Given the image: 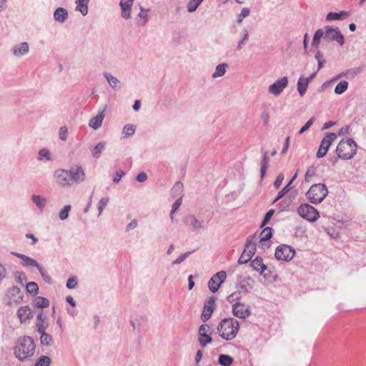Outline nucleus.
<instances>
[{
  "instance_id": "aec40b11",
  "label": "nucleus",
  "mask_w": 366,
  "mask_h": 366,
  "mask_svg": "<svg viewBox=\"0 0 366 366\" xmlns=\"http://www.w3.org/2000/svg\"><path fill=\"white\" fill-rule=\"evenodd\" d=\"M273 229L270 227H265L260 233L259 247L262 249L269 248L270 243L268 242L272 237Z\"/></svg>"
},
{
  "instance_id": "412c9836",
  "label": "nucleus",
  "mask_w": 366,
  "mask_h": 366,
  "mask_svg": "<svg viewBox=\"0 0 366 366\" xmlns=\"http://www.w3.org/2000/svg\"><path fill=\"white\" fill-rule=\"evenodd\" d=\"M11 254L22 260L21 265L24 267H33L38 269L40 266V264L34 259L29 256L16 252H11Z\"/></svg>"
},
{
  "instance_id": "ddd939ff",
  "label": "nucleus",
  "mask_w": 366,
  "mask_h": 366,
  "mask_svg": "<svg viewBox=\"0 0 366 366\" xmlns=\"http://www.w3.org/2000/svg\"><path fill=\"white\" fill-rule=\"evenodd\" d=\"M226 277L227 273L224 271H220L214 274L208 282L209 290L213 293L217 292Z\"/></svg>"
},
{
  "instance_id": "9d476101",
  "label": "nucleus",
  "mask_w": 366,
  "mask_h": 366,
  "mask_svg": "<svg viewBox=\"0 0 366 366\" xmlns=\"http://www.w3.org/2000/svg\"><path fill=\"white\" fill-rule=\"evenodd\" d=\"M211 334L212 328L209 325L204 324L199 326L198 330V342L202 348L212 342Z\"/></svg>"
},
{
  "instance_id": "7c9ffc66",
  "label": "nucleus",
  "mask_w": 366,
  "mask_h": 366,
  "mask_svg": "<svg viewBox=\"0 0 366 366\" xmlns=\"http://www.w3.org/2000/svg\"><path fill=\"white\" fill-rule=\"evenodd\" d=\"M269 162V158L268 156V152H264L263 154H262V159L261 161V168H260L261 179H264L266 175V171L267 169Z\"/></svg>"
},
{
  "instance_id": "f704fd0d",
  "label": "nucleus",
  "mask_w": 366,
  "mask_h": 366,
  "mask_svg": "<svg viewBox=\"0 0 366 366\" xmlns=\"http://www.w3.org/2000/svg\"><path fill=\"white\" fill-rule=\"evenodd\" d=\"M228 64L227 63L218 64L215 68L214 72L212 74V77L215 79L224 76Z\"/></svg>"
},
{
  "instance_id": "f03ea898",
  "label": "nucleus",
  "mask_w": 366,
  "mask_h": 366,
  "mask_svg": "<svg viewBox=\"0 0 366 366\" xmlns=\"http://www.w3.org/2000/svg\"><path fill=\"white\" fill-rule=\"evenodd\" d=\"M219 335L224 340H234L239 330V322L233 318H224L218 324L217 327Z\"/></svg>"
},
{
  "instance_id": "69168bd1",
  "label": "nucleus",
  "mask_w": 366,
  "mask_h": 366,
  "mask_svg": "<svg viewBox=\"0 0 366 366\" xmlns=\"http://www.w3.org/2000/svg\"><path fill=\"white\" fill-rule=\"evenodd\" d=\"M68 129L66 127H61L59 129V138L62 141H66L67 139Z\"/></svg>"
},
{
  "instance_id": "f257e3e1",
  "label": "nucleus",
  "mask_w": 366,
  "mask_h": 366,
  "mask_svg": "<svg viewBox=\"0 0 366 366\" xmlns=\"http://www.w3.org/2000/svg\"><path fill=\"white\" fill-rule=\"evenodd\" d=\"M36 345L34 340L29 336H23L17 339L14 353L20 361H25L31 358L35 352Z\"/></svg>"
},
{
  "instance_id": "9b49d317",
  "label": "nucleus",
  "mask_w": 366,
  "mask_h": 366,
  "mask_svg": "<svg viewBox=\"0 0 366 366\" xmlns=\"http://www.w3.org/2000/svg\"><path fill=\"white\" fill-rule=\"evenodd\" d=\"M336 138L337 134L335 133H327L321 141L316 157L319 159L324 157L327 154L330 147Z\"/></svg>"
},
{
  "instance_id": "b1692460",
  "label": "nucleus",
  "mask_w": 366,
  "mask_h": 366,
  "mask_svg": "<svg viewBox=\"0 0 366 366\" xmlns=\"http://www.w3.org/2000/svg\"><path fill=\"white\" fill-rule=\"evenodd\" d=\"M16 315L21 323H24L33 317V312L29 306L19 307Z\"/></svg>"
},
{
  "instance_id": "2eb2a0df",
  "label": "nucleus",
  "mask_w": 366,
  "mask_h": 366,
  "mask_svg": "<svg viewBox=\"0 0 366 366\" xmlns=\"http://www.w3.org/2000/svg\"><path fill=\"white\" fill-rule=\"evenodd\" d=\"M287 85L288 79L287 76H283L271 84L268 88V92L274 96H278L283 92Z\"/></svg>"
},
{
  "instance_id": "e2e57ef3",
  "label": "nucleus",
  "mask_w": 366,
  "mask_h": 366,
  "mask_svg": "<svg viewBox=\"0 0 366 366\" xmlns=\"http://www.w3.org/2000/svg\"><path fill=\"white\" fill-rule=\"evenodd\" d=\"M362 69L360 67L353 68L352 69L347 70L345 73H342V76L350 75L351 77L355 76L357 74L361 72Z\"/></svg>"
},
{
  "instance_id": "c85d7f7f",
  "label": "nucleus",
  "mask_w": 366,
  "mask_h": 366,
  "mask_svg": "<svg viewBox=\"0 0 366 366\" xmlns=\"http://www.w3.org/2000/svg\"><path fill=\"white\" fill-rule=\"evenodd\" d=\"M308 80H305L303 76H301L297 81V92L301 97H303L308 87Z\"/></svg>"
},
{
  "instance_id": "f8f14e48",
  "label": "nucleus",
  "mask_w": 366,
  "mask_h": 366,
  "mask_svg": "<svg viewBox=\"0 0 366 366\" xmlns=\"http://www.w3.org/2000/svg\"><path fill=\"white\" fill-rule=\"evenodd\" d=\"M325 29L324 39L329 41H336L340 46L345 44L344 36L340 33L337 27L332 28V26H327Z\"/></svg>"
},
{
  "instance_id": "37998d69",
  "label": "nucleus",
  "mask_w": 366,
  "mask_h": 366,
  "mask_svg": "<svg viewBox=\"0 0 366 366\" xmlns=\"http://www.w3.org/2000/svg\"><path fill=\"white\" fill-rule=\"evenodd\" d=\"M26 289L28 293L36 295L39 292V286L35 282H29L26 285Z\"/></svg>"
},
{
  "instance_id": "a211bd4d",
  "label": "nucleus",
  "mask_w": 366,
  "mask_h": 366,
  "mask_svg": "<svg viewBox=\"0 0 366 366\" xmlns=\"http://www.w3.org/2000/svg\"><path fill=\"white\" fill-rule=\"evenodd\" d=\"M183 222L186 225H190L193 231H199L205 228L203 221L198 219L194 215H188L183 219Z\"/></svg>"
},
{
  "instance_id": "de8ad7c7",
  "label": "nucleus",
  "mask_w": 366,
  "mask_h": 366,
  "mask_svg": "<svg viewBox=\"0 0 366 366\" xmlns=\"http://www.w3.org/2000/svg\"><path fill=\"white\" fill-rule=\"evenodd\" d=\"M39 160L46 159V161L51 160V153L47 149H41L39 151Z\"/></svg>"
},
{
  "instance_id": "6ab92c4d",
  "label": "nucleus",
  "mask_w": 366,
  "mask_h": 366,
  "mask_svg": "<svg viewBox=\"0 0 366 366\" xmlns=\"http://www.w3.org/2000/svg\"><path fill=\"white\" fill-rule=\"evenodd\" d=\"M238 283L241 289L240 292L249 293L253 289L255 282L251 277H242L239 276L238 277Z\"/></svg>"
},
{
  "instance_id": "393cba45",
  "label": "nucleus",
  "mask_w": 366,
  "mask_h": 366,
  "mask_svg": "<svg viewBox=\"0 0 366 366\" xmlns=\"http://www.w3.org/2000/svg\"><path fill=\"white\" fill-rule=\"evenodd\" d=\"M36 326L37 332L45 331L49 327L47 316L44 314L43 311L39 312L37 315Z\"/></svg>"
},
{
  "instance_id": "c756f323",
  "label": "nucleus",
  "mask_w": 366,
  "mask_h": 366,
  "mask_svg": "<svg viewBox=\"0 0 366 366\" xmlns=\"http://www.w3.org/2000/svg\"><path fill=\"white\" fill-rule=\"evenodd\" d=\"M29 44L27 42H23L16 46L13 49V53L16 56H21L29 52Z\"/></svg>"
},
{
  "instance_id": "8fccbe9b",
  "label": "nucleus",
  "mask_w": 366,
  "mask_h": 366,
  "mask_svg": "<svg viewBox=\"0 0 366 366\" xmlns=\"http://www.w3.org/2000/svg\"><path fill=\"white\" fill-rule=\"evenodd\" d=\"M71 205H66L63 207V209L59 212V217L61 220H65L68 218L69 212L71 211Z\"/></svg>"
},
{
  "instance_id": "774afa93",
  "label": "nucleus",
  "mask_w": 366,
  "mask_h": 366,
  "mask_svg": "<svg viewBox=\"0 0 366 366\" xmlns=\"http://www.w3.org/2000/svg\"><path fill=\"white\" fill-rule=\"evenodd\" d=\"M314 121H315L314 118H311L310 119H309L306 122V124L300 129V130L299 131V134H301L304 133L305 132H306L307 129H309V128L314 123Z\"/></svg>"
},
{
  "instance_id": "a18cd8bd",
  "label": "nucleus",
  "mask_w": 366,
  "mask_h": 366,
  "mask_svg": "<svg viewBox=\"0 0 366 366\" xmlns=\"http://www.w3.org/2000/svg\"><path fill=\"white\" fill-rule=\"evenodd\" d=\"M203 1L204 0H190L187 4V11L190 13L195 11Z\"/></svg>"
},
{
  "instance_id": "bf43d9fd",
  "label": "nucleus",
  "mask_w": 366,
  "mask_h": 366,
  "mask_svg": "<svg viewBox=\"0 0 366 366\" xmlns=\"http://www.w3.org/2000/svg\"><path fill=\"white\" fill-rule=\"evenodd\" d=\"M260 119L263 122L264 125H267L269 121V113L266 108H264L260 115Z\"/></svg>"
},
{
  "instance_id": "72a5a7b5",
  "label": "nucleus",
  "mask_w": 366,
  "mask_h": 366,
  "mask_svg": "<svg viewBox=\"0 0 366 366\" xmlns=\"http://www.w3.org/2000/svg\"><path fill=\"white\" fill-rule=\"evenodd\" d=\"M41 334L40 342L44 346H51L53 342V337L51 335L46 333L45 331L38 332Z\"/></svg>"
},
{
  "instance_id": "6e6552de",
  "label": "nucleus",
  "mask_w": 366,
  "mask_h": 366,
  "mask_svg": "<svg viewBox=\"0 0 366 366\" xmlns=\"http://www.w3.org/2000/svg\"><path fill=\"white\" fill-rule=\"evenodd\" d=\"M254 236H250L246 241L245 247L241 254L238 263L239 264L248 262L256 252V244L252 242Z\"/></svg>"
},
{
  "instance_id": "20e7f679",
  "label": "nucleus",
  "mask_w": 366,
  "mask_h": 366,
  "mask_svg": "<svg viewBox=\"0 0 366 366\" xmlns=\"http://www.w3.org/2000/svg\"><path fill=\"white\" fill-rule=\"evenodd\" d=\"M357 145L352 138L342 139L337 146L336 154L343 160L352 159L357 154Z\"/></svg>"
},
{
  "instance_id": "6e6d98bb",
  "label": "nucleus",
  "mask_w": 366,
  "mask_h": 366,
  "mask_svg": "<svg viewBox=\"0 0 366 366\" xmlns=\"http://www.w3.org/2000/svg\"><path fill=\"white\" fill-rule=\"evenodd\" d=\"M250 10L247 7H244L242 9L240 14L237 16V22L241 24L243 19L249 15Z\"/></svg>"
},
{
  "instance_id": "f3484780",
  "label": "nucleus",
  "mask_w": 366,
  "mask_h": 366,
  "mask_svg": "<svg viewBox=\"0 0 366 366\" xmlns=\"http://www.w3.org/2000/svg\"><path fill=\"white\" fill-rule=\"evenodd\" d=\"M69 179L74 183L79 184L85 179V172L81 166L68 170Z\"/></svg>"
},
{
  "instance_id": "423d86ee",
  "label": "nucleus",
  "mask_w": 366,
  "mask_h": 366,
  "mask_svg": "<svg viewBox=\"0 0 366 366\" xmlns=\"http://www.w3.org/2000/svg\"><path fill=\"white\" fill-rule=\"evenodd\" d=\"M4 301L9 306L20 304L23 301V295L20 288L16 286L8 288L5 292Z\"/></svg>"
},
{
  "instance_id": "4be33fe9",
  "label": "nucleus",
  "mask_w": 366,
  "mask_h": 366,
  "mask_svg": "<svg viewBox=\"0 0 366 366\" xmlns=\"http://www.w3.org/2000/svg\"><path fill=\"white\" fill-rule=\"evenodd\" d=\"M251 267L254 270L259 272V274L263 275L264 277L267 278L269 277L268 273L264 272L267 269V267L263 263V259L261 257H256L252 261Z\"/></svg>"
},
{
  "instance_id": "4468645a",
  "label": "nucleus",
  "mask_w": 366,
  "mask_h": 366,
  "mask_svg": "<svg viewBox=\"0 0 366 366\" xmlns=\"http://www.w3.org/2000/svg\"><path fill=\"white\" fill-rule=\"evenodd\" d=\"M56 182L61 187H70L69 174L68 169H58L54 172Z\"/></svg>"
},
{
  "instance_id": "58836bf2",
  "label": "nucleus",
  "mask_w": 366,
  "mask_h": 366,
  "mask_svg": "<svg viewBox=\"0 0 366 366\" xmlns=\"http://www.w3.org/2000/svg\"><path fill=\"white\" fill-rule=\"evenodd\" d=\"M34 306L37 308H45L49 306V300L44 297H36L34 300Z\"/></svg>"
},
{
  "instance_id": "ea45409f",
  "label": "nucleus",
  "mask_w": 366,
  "mask_h": 366,
  "mask_svg": "<svg viewBox=\"0 0 366 366\" xmlns=\"http://www.w3.org/2000/svg\"><path fill=\"white\" fill-rule=\"evenodd\" d=\"M141 9V12L138 14V16L140 18V19L138 21L137 24L139 26H144L146 25L148 19H149V15L147 14V12L149 11V9H144L142 7Z\"/></svg>"
},
{
  "instance_id": "c03bdc74",
  "label": "nucleus",
  "mask_w": 366,
  "mask_h": 366,
  "mask_svg": "<svg viewBox=\"0 0 366 366\" xmlns=\"http://www.w3.org/2000/svg\"><path fill=\"white\" fill-rule=\"evenodd\" d=\"M347 87L348 82L346 81H342L335 86V93L337 94H342L347 89Z\"/></svg>"
},
{
  "instance_id": "0eeeda50",
  "label": "nucleus",
  "mask_w": 366,
  "mask_h": 366,
  "mask_svg": "<svg viewBox=\"0 0 366 366\" xmlns=\"http://www.w3.org/2000/svg\"><path fill=\"white\" fill-rule=\"evenodd\" d=\"M297 213L303 219L311 222H315L319 217V212L312 205L308 204H301L297 209Z\"/></svg>"
},
{
  "instance_id": "680f3d73",
  "label": "nucleus",
  "mask_w": 366,
  "mask_h": 366,
  "mask_svg": "<svg viewBox=\"0 0 366 366\" xmlns=\"http://www.w3.org/2000/svg\"><path fill=\"white\" fill-rule=\"evenodd\" d=\"M362 69L360 67L353 68L352 69L347 70L345 73H342V76L350 75L351 77L355 76L357 74L361 72Z\"/></svg>"
},
{
  "instance_id": "864d4df0",
  "label": "nucleus",
  "mask_w": 366,
  "mask_h": 366,
  "mask_svg": "<svg viewBox=\"0 0 366 366\" xmlns=\"http://www.w3.org/2000/svg\"><path fill=\"white\" fill-rule=\"evenodd\" d=\"M37 269L39 272L44 282H46L47 284H51V277L46 273L44 268L41 265H40Z\"/></svg>"
},
{
  "instance_id": "79ce46f5",
  "label": "nucleus",
  "mask_w": 366,
  "mask_h": 366,
  "mask_svg": "<svg viewBox=\"0 0 366 366\" xmlns=\"http://www.w3.org/2000/svg\"><path fill=\"white\" fill-rule=\"evenodd\" d=\"M51 362V358L49 356L41 355L36 360L34 366H49Z\"/></svg>"
},
{
  "instance_id": "5701e85b",
  "label": "nucleus",
  "mask_w": 366,
  "mask_h": 366,
  "mask_svg": "<svg viewBox=\"0 0 366 366\" xmlns=\"http://www.w3.org/2000/svg\"><path fill=\"white\" fill-rule=\"evenodd\" d=\"M134 0H121L119 6L121 8V15L124 19L131 18V11Z\"/></svg>"
},
{
  "instance_id": "a878e982",
  "label": "nucleus",
  "mask_w": 366,
  "mask_h": 366,
  "mask_svg": "<svg viewBox=\"0 0 366 366\" xmlns=\"http://www.w3.org/2000/svg\"><path fill=\"white\" fill-rule=\"evenodd\" d=\"M105 109H106V107L101 112H99L96 117H94L92 119H90V120L89 122V126L91 128H92L94 129H97L102 127V122H103V120H104V118L105 116V114H104Z\"/></svg>"
},
{
  "instance_id": "2f4dec72",
  "label": "nucleus",
  "mask_w": 366,
  "mask_h": 366,
  "mask_svg": "<svg viewBox=\"0 0 366 366\" xmlns=\"http://www.w3.org/2000/svg\"><path fill=\"white\" fill-rule=\"evenodd\" d=\"M89 0H76V10L81 12L83 16H86L88 13V4Z\"/></svg>"
},
{
  "instance_id": "dca6fc26",
  "label": "nucleus",
  "mask_w": 366,
  "mask_h": 366,
  "mask_svg": "<svg viewBox=\"0 0 366 366\" xmlns=\"http://www.w3.org/2000/svg\"><path fill=\"white\" fill-rule=\"evenodd\" d=\"M215 302L216 297L214 296H212L204 302L201 315V319L204 322L211 318L212 314L214 310Z\"/></svg>"
},
{
  "instance_id": "603ef678",
  "label": "nucleus",
  "mask_w": 366,
  "mask_h": 366,
  "mask_svg": "<svg viewBox=\"0 0 366 366\" xmlns=\"http://www.w3.org/2000/svg\"><path fill=\"white\" fill-rule=\"evenodd\" d=\"M37 269L39 272L44 282H46L47 284H51V277L46 273L44 268L41 265H40Z\"/></svg>"
},
{
  "instance_id": "bb28decb",
  "label": "nucleus",
  "mask_w": 366,
  "mask_h": 366,
  "mask_svg": "<svg viewBox=\"0 0 366 366\" xmlns=\"http://www.w3.org/2000/svg\"><path fill=\"white\" fill-rule=\"evenodd\" d=\"M68 16L67 10L63 7H58L54 12V19L59 23L65 22Z\"/></svg>"
},
{
  "instance_id": "09e8293b",
  "label": "nucleus",
  "mask_w": 366,
  "mask_h": 366,
  "mask_svg": "<svg viewBox=\"0 0 366 366\" xmlns=\"http://www.w3.org/2000/svg\"><path fill=\"white\" fill-rule=\"evenodd\" d=\"M14 278L16 282L21 285H24V282L26 281V277L24 272L17 271L14 273Z\"/></svg>"
},
{
  "instance_id": "a19ab883",
  "label": "nucleus",
  "mask_w": 366,
  "mask_h": 366,
  "mask_svg": "<svg viewBox=\"0 0 366 366\" xmlns=\"http://www.w3.org/2000/svg\"><path fill=\"white\" fill-rule=\"evenodd\" d=\"M324 34L325 32L322 29H319L315 31L312 41V46L318 47L320 39L325 36Z\"/></svg>"
},
{
  "instance_id": "e433bc0d",
  "label": "nucleus",
  "mask_w": 366,
  "mask_h": 366,
  "mask_svg": "<svg viewBox=\"0 0 366 366\" xmlns=\"http://www.w3.org/2000/svg\"><path fill=\"white\" fill-rule=\"evenodd\" d=\"M348 15V12L345 11H342L339 13L336 12H329L326 16V20L327 21H334V20H339L342 19L343 16H346Z\"/></svg>"
},
{
  "instance_id": "0e129e2a",
  "label": "nucleus",
  "mask_w": 366,
  "mask_h": 366,
  "mask_svg": "<svg viewBox=\"0 0 366 366\" xmlns=\"http://www.w3.org/2000/svg\"><path fill=\"white\" fill-rule=\"evenodd\" d=\"M77 285V280L76 277H70L66 282V287L68 289H74Z\"/></svg>"
},
{
  "instance_id": "4c0bfd02",
  "label": "nucleus",
  "mask_w": 366,
  "mask_h": 366,
  "mask_svg": "<svg viewBox=\"0 0 366 366\" xmlns=\"http://www.w3.org/2000/svg\"><path fill=\"white\" fill-rule=\"evenodd\" d=\"M218 362L222 366H230L233 363L234 359L229 355L222 354L218 357Z\"/></svg>"
},
{
  "instance_id": "cd10ccee",
  "label": "nucleus",
  "mask_w": 366,
  "mask_h": 366,
  "mask_svg": "<svg viewBox=\"0 0 366 366\" xmlns=\"http://www.w3.org/2000/svg\"><path fill=\"white\" fill-rule=\"evenodd\" d=\"M31 199L41 211L44 209L47 203L46 199L40 195L33 194L31 197Z\"/></svg>"
},
{
  "instance_id": "7ed1b4c3",
  "label": "nucleus",
  "mask_w": 366,
  "mask_h": 366,
  "mask_svg": "<svg viewBox=\"0 0 366 366\" xmlns=\"http://www.w3.org/2000/svg\"><path fill=\"white\" fill-rule=\"evenodd\" d=\"M240 292L236 291L227 297V301L232 304L233 315L239 318L245 319L251 315L249 305L240 302Z\"/></svg>"
},
{
  "instance_id": "473e14b6",
  "label": "nucleus",
  "mask_w": 366,
  "mask_h": 366,
  "mask_svg": "<svg viewBox=\"0 0 366 366\" xmlns=\"http://www.w3.org/2000/svg\"><path fill=\"white\" fill-rule=\"evenodd\" d=\"M103 75L112 89H115L118 88L120 81L116 76H113L109 72H104Z\"/></svg>"
},
{
  "instance_id": "39448f33",
  "label": "nucleus",
  "mask_w": 366,
  "mask_h": 366,
  "mask_svg": "<svg viewBox=\"0 0 366 366\" xmlns=\"http://www.w3.org/2000/svg\"><path fill=\"white\" fill-rule=\"evenodd\" d=\"M328 194L327 186L322 183L312 184L306 193L307 200L313 204L321 203Z\"/></svg>"
},
{
  "instance_id": "c9c22d12",
  "label": "nucleus",
  "mask_w": 366,
  "mask_h": 366,
  "mask_svg": "<svg viewBox=\"0 0 366 366\" xmlns=\"http://www.w3.org/2000/svg\"><path fill=\"white\" fill-rule=\"evenodd\" d=\"M105 145L106 142H99L92 150V157L96 159H98L100 157L103 150L104 149Z\"/></svg>"
},
{
  "instance_id": "338daca9",
  "label": "nucleus",
  "mask_w": 366,
  "mask_h": 366,
  "mask_svg": "<svg viewBox=\"0 0 366 366\" xmlns=\"http://www.w3.org/2000/svg\"><path fill=\"white\" fill-rule=\"evenodd\" d=\"M125 175V173L124 171L122 170H120V171H118L115 173V174L114 175V177H113V182L114 184H118L121 179Z\"/></svg>"
},
{
  "instance_id": "1a4fd4ad",
  "label": "nucleus",
  "mask_w": 366,
  "mask_h": 366,
  "mask_svg": "<svg viewBox=\"0 0 366 366\" xmlns=\"http://www.w3.org/2000/svg\"><path fill=\"white\" fill-rule=\"evenodd\" d=\"M295 254L293 247L287 244H281L277 247L274 257L278 260L289 262L292 259Z\"/></svg>"
},
{
  "instance_id": "052dcab7",
  "label": "nucleus",
  "mask_w": 366,
  "mask_h": 366,
  "mask_svg": "<svg viewBox=\"0 0 366 366\" xmlns=\"http://www.w3.org/2000/svg\"><path fill=\"white\" fill-rule=\"evenodd\" d=\"M193 252H187L180 256H179L174 262L173 264H181L183 261L185 260Z\"/></svg>"
},
{
  "instance_id": "4d7b16f0",
  "label": "nucleus",
  "mask_w": 366,
  "mask_h": 366,
  "mask_svg": "<svg viewBox=\"0 0 366 366\" xmlns=\"http://www.w3.org/2000/svg\"><path fill=\"white\" fill-rule=\"evenodd\" d=\"M183 189V184L177 182L174 184L172 189V192L174 195H180Z\"/></svg>"
},
{
  "instance_id": "5fc2aeb1",
  "label": "nucleus",
  "mask_w": 366,
  "mask_h": 366,
  "mask_svg": "<svg viewBox=\"0 0 366 366\" xmlns=\"http://www.w3.org/2000/svg\"><path fill=\"white\" fill-rule=\"evenodd\" d=\"M290 189V187L289 185H286L277 194L276 198L273 200L272 204L276 203L280 199H281Z\"/></svg>"
},
{
  "instance_id": "3c124183",
  "label": "nucleus",
  "mask_w": 366,
  "mask_h": 366,
  "mask_svg": "<svg viewBox=\"0 0 366 366\" xmlns=\"http://www.w3.org/2000/svg\"><path fill=\"white\" fill-rule=\"evenodd\" d=\"M316 174V167L314 165L310 166L305 174V180L307 182H309L310 181V178L314 177Z\"/></svg>"
},
{
  "instance_id": "49530a36",
  "label": "nucleus",
  "mask_w": 366,
  "mask_h": 366,
  "mask_svg": "<svg viewBox=\"0 0 366 366\" xmlns=\"http://www.w3.org/2000/svg\"><path fill=\"white\" fill-rule=\"evenodd\" d=\"M135 132V127L133 124H126L124 128L122 133L124 137H129L133 135Z\"/></svg>"
},
{
  "instance_id": "13d9d810",
  "label": "nucleus",
  "mask_w": 366,
  "mask_h": 366,
  "mask_svg": "<svg viewBox=\"0 0 366 366\" xmlns=\"http://www.w3.org/2000/svg\"><path fill=\"white\" fill-rule=\"evenodd\" d=\"M274 213V209H271L265 214L264 219L261 223L260 227H263L269 222V220L272 218V217L273 216Z\"/></svg>"
}]
</instances>
